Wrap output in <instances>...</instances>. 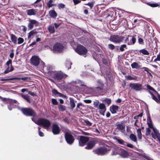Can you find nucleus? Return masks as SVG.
<instances>
[{
	"instance_id": "1",
	"label": "nucleus",
	"mask_w": 160,
	"mask_h": 160,
	"mask_svg": "<svg viewBox=\"0 0 160 160\" xmlns=\"http://www.w3.org/2000/svg\"><path fill=\"white\" fill-rule=\"evenodd\" d=\"M147 114V123L149 128L152 129L154 133H151L152 136L154 139L157 138L160 142V134L158 130L153 126L149 113L148 112Z\"/></svg>"
},
{
	"instance_id": "2",
	"label": "nucleus",
	"mask_w": 160,
	"mask_h": 160,
	"mask_svg": "<svg viewBox=\"0 0 160 160\" xmlns=\"http://www.w3.org/2000/svg\"><path fill=\"white\" fill-rule=\"evenodd\" d=\"M147 114V123L149 128L152 129L154 133H151L152 136L154 139L157 138L160 142V134L158 130L153 126L149 113L148 112Z\"/></svg>"
},
{
	"instance_id": "3",
	"label": "nucleus",
	"mask_w": 160,
	"mask_h": 160,
	"mask_svg": "<svg viewBox=\"0 0 160 160\" xmlns=\"http://www.w3.org/2000/svg\"><path fill=\"white\" fill-rule=\"evenodd\" d=\"M119 154L123 158H127L129 155V154L127 151L119 147L115 148V150L112 153V155H116Z\"/></svg>"
},
{
	"instance_id": "4",
	"label": "nucleus",
	"mask_w": 160,
	"mask_h": 160,
	"mask_svg": "<svg viewBox=\"0 0 160 160\" xmlns=\"http://www.w3.org/2000/svg\"><path fill=\"white\" fill-rule=\"evenodd\" d=\"M36 124L39 125H42L45 129H48L51 125V122L48 120L43 118H40L37 122Z\"/></svg>"
},
{
	"instance_id": "5",
	"label": "nucleus",
	"mask_w": 160,
	"mask_h": 160,
	"mask_svg": "<svg viewBox=\"0 0 160 160\" xmlns=\"http://www.w3.org/2000/svg\"><path fill=\"white\" fill-rule=\"evenodd\" d=\"M21 110L23 114L27 116H34L36 114L35 112L30 108H23Z\"/></svg>"
},
{
	"instance_id": "6",
	"label": "nucleus",
	"mask_w": 160,
	"mask_h": 160,
	"mask_svg": "<svg viewBox=\"0 0 160 160\" xmlns=\"http://www.w3.org/2000/svg\"><path fill=\"white\" fill-rule=\"evenodd\" d=\"M75 51L78 54L82 55H85L87 52L86 48L81 45L78 46Z\"/></svg>"
},
{
	"instance_id": "7",
	"label": "nucleus",
	"mask_w": 160,
	"mask_h": 160,
	"mask_svg": "<svg viewBox=\"0 0 160 160\" xmlns=\"http://www.w3.org/2000/svg\"><path fill=\"white\" fill-rule=\"evenodd\" d=\"M64 48L62 44L56 43L53 46L52 51L55 52H60L63 50Z\"/></svg>"
},
{
	"instance_id": "8",
	"label": "nucleus",
	"mask_w": 160,
	"mask_h": 160,
	"mask_svg": "<svg viewBox=\"0 0 160 160\" xmlns=\"http://www.w3.org/2000/svg\"><path fill=\"white\" fill-rule=\"evenodd\" d=\"M130 87L136 91H140L142 89V85L139 83H131L129 85Z\"/></svg>"
},
{
	"instance_id": "9",
	"label": "nucleus",
	"mask_w": 160,
	"mask_h": 160,
	"mask_svg": "<svg viewBox=\"0 0 160 160\" xmlns=\"http://www.w3.org/2000/svg\"><path fill=\"white\" fill-rule=\"evenodd\" d=\"M123 39V37L120 36L118 35L111 36L110 38L111 41L116 43H119L122 42Z\"/></svg>"
},
{
	"instance_id": "10",
	"label": "nucleus",
	"mask_w": 160,
	"mask_h": 160,
	"mask_svg": "<svg viewBox=\"0 0 160 160\" xmlns=\"http://www.w3.org/2000/svg\"><path fill=\"white\" fill-rule=\"evenodd\" d=\"M67 76V75L61 72H58L54 73L52 77L55 79L60 80L62 79L63 78L66 77Z\"/></svg>"
},
{
	"instance_id": "11",
	"label": "nucleus",
	"mask_w": 160,
	"mask_h": 160,
	"mask_svg": "<svg viewBox=\"0 0 160 160\" xmlns=\"http://www.w3.org/2000/svg\"><path fill=\"white\" fill-rule=\"evenodd\" d=\"M65 139L67 143L69 144H72L74 140L73 137L68 133H66L65 135Z\"/></svg>"
},
{
	"instance_id": "12",
	"label": "nucleus",
	"mask_w": 160,
	"mask_h": 160,
	"mask_svg": "<svg viewBox=\"0 0 160 160\" xmlns=\"http://www.w3.org/2000/svg\"><path fill=\"white\" fill-rule=\"evenodd\" d=\"M107 150L106 148L104 147H101L93 151L95 153L98 155H103L105 154L107 152Z\"/></svg>"
},
{
	"instance_id": "13",
	"label": "nucleus",
	"mask_w": 160,
	"mask_h": 160,
	"mask_svg": "<svg viewBox=\"0 0 160 160\" xmlns=\"http://www.w3.org/2000/svg\"><path fill=\"white\" fill-rule=\"evenodd\" d=\"M29 23L28 27L29 29H32L34 26H37L38 25V22L35 20L30 19L28 20Z\"/></svg>"
},
{
	"instance_id": "14",
	"label": "nucleus",
	"mask_w": 160,
	"mask_h": 160,
	"mask_svg": "<svg viewBox=\"0 0 160 160\" xmlns=\"http://www.w3.org/2000/svg\"><path fill=\"white\" fill-rule=\"evenodd\" d=\"M89 140L88 137L81 136L79 141V145L80 146H82Z\"/></svg>"
},
{
	"instance_id": "15",
	"label": "nucleus",
	"mask_w": 160,
	"mask_h": 160,
	"mask_svg": "<svg viewBox=\"0 0 160 160\" xmlns=\"http://www.w3.org/2000/svg\"><path fill=\"white\" fill-rule=\"evenodd\" d=\"M40 62V58L37 56H32L31 59V63L32 64L35 66H38Z\"/></svg>"
},
{
	"instance_id": "16",
	"label": "nucleus",
	"mask_w": 160,
	"mask_h": 160,
	"mask_svg": "<svg viewBox=\"0 0 160 160\" xmlns=\"http://www.w3.org/2000/svg\"><path fill=\"white\" fill-rule=\"evenodd\" d=\"M60 131L58 126L56 124H53L52 126V131L54 134H58Z\"/></svg>"
},
{
	"instance_id": "17",
	"label": "nucleus",
	"mask_w": 160,
	"mask_h": 160,
	"mask_svg": "<svg viewBox=\"0 0 160 160\" xmlns=\"http://www.w3.org/2000/svg\"><path fill=\"white\" fill-rule=\"evenodd\" d=\"M96 141L92 139L89 141L87 144V146L85 147V148L88 149H91L95 145Z\"/></svg>"
},
{
	"instance_id": "18",
	"label": "nucleus",
	"mask_w": 160,
	"mask_h": 160,
	"mask_svg": "<svg viewBox=\"0 0 160 160\" xmlns=\"http://www.w3.org/2000/svg\"><path fill=\"white\" fill-rule=\"evenodd\" d=\"M98 108L101 110L100 111V113L102 115L104 116V113L106 110L105 105L102 103H101L99 104Z\"/></svg>"
},
{
	"instance_id": "19",
	"label": "nucleus",
	"mask_w": 160,
	"mask_h": 160,
	"mask_svg": "<svg viewBox=\"0 0 160 160\" xmlns=\"http://www.w3.org/2000/svg\"><path fill=\"white\" fill-rule=\"evenodd\" d=\"M37 12V10L34 9H28L26 10L27 14L29 16L35 15Z\"/></svg>"
},
{
	"instance_id": "20",
	"label": "nucleus",
	"mask_w": 160,
	"mask_h": 160,
	"mask_svg": "<svg viewBox=\"0 0 160 160\" xmlns=\"http://www.w3.org/2000/svg\"><path fill=\"white\" fill-rule=\"evenodd\" d=\"M129 41L128 42V45H132L134 44L136 41V38L132 36H129Z\"/></svg>"
},
{
	"instance_id": "21",
	"label": "nucleus",
	"mask_w": 160,
	"mask_h": 160,
	"mask_svg": "<svg viewBox=\"0 0 160 160\" xmlns=\"http://www.w3.org/2000/svg\"><path fill=\"white\" fill-rule=\"evenodd\" d=\"M49 14L50 17L52 18H56L57 14L54 10H51L49 12Z\"/></svg>"
},
{
	"instance_id": "22",
	"label": "nucleus",
	"mask_w": 160,
	"mask_h": 160,
	"mask_svg": "<svg viewBox=\"0 0 160 160\" xmlns=\"http://www.w3.org/2000/svg\"><path fill=\"white\" fill-rule=\"evenodd\" d=\"M118 109V107L116 105H112L110 108V111L112 113H116Z\"/></svg>"
},
{
	"instance_id": "23",
	"label": "nucleus",
	"mask_w": 160,
	"mask_h": 160,
	"mask_svg": "<svg viewBox=\"0 0 160 160\" xmlns=\"http://www.w3.org/2000/svg\"><path fill=\"white\" fill-rule=\"evenodd\" d=\"M72 84L73 85H77V86H83L84 85L83 82L80 80H77L76 81H73L72 82Z\"/></svg>"
},
{
	"instance_id": "24",
	"label": "nucleus",
	"mask_w": 160,
	"mask_h": 160,
	"mask_svg": "<svg viewBox=\"0 0 160 160\" xmlns=\"http://www.w3.org/2000/svg\"><path fill=\"white\" fill-rule=\"evenodd\" d=\"M98 87L97 88L100 90H102L103 87V84L102 82L100 80H98L97 81Z\"/></svg>"
},
{
	"instance_id": "25",
	"label": "nucleus",
	"mask_w": 160,
	"mask_h": 160,
	"mask_svg": "<svg viewBox=\"0 0 160 160\" xmlns=\"http://www.w3.org/2000/svg\"><path fill=\"white\" fill-rule=\"evenodd\" d=\"M117 128L123 132L125 131V126L121 124H118L117 125Z\"/></svg>"
},
{
	"instance_id": "26",
	"label": "nucleus",
	"mask_w": 160,
	"mask_h": 160,
	"mask_svg": "<svg viewBox=\"0 0 160 160\" xmlns=\"http://www.w3.org/2000/svg\"><path fill=\"white\" fill-rule=\"evenodd\" d=\"M21 97L25 100L28 102L30 103L31 102L30 97L28 95H24L23 94H21Z\"/></svg>"
},
{
	"instance_id": "27",
	"label": "nucleus",
	"mask_w": 160,
	"mask_h": 160,
	"mask_svg": "<svg viewBox=\"0 0 160 160\" xmlns=\"http://www.w3.org/2000/svg\"><path fill=\"white\" fill-rule=\"evenodd\" d=\"M114 139L117 140V141L118 142V143L120 144L123 145H126V144L127 143V142H125L122 139L119 138L117 137H114Z\"/></svg>"
},
{
	"instance_id": "28",
	"label": "nucleus",
	"mask_w": 160,
	"mask_h": 160,
	"mask_svg": "<svg viewBox=\"0 0 160 160\" xmlns=\"http://www.w3.org/2000/svg\"><path fill=\"white\" fill-rule=\"evenodd\" d=\"M48 29L49 32L51 33H53L55 32L54 26L53 25H51L48 26Z\"/></svg>"
},
{
	"instance_id": "29",
	"label": "nucleus",
	"mask_w": 160,
	"mask_h": 160,
	"mask_svg": "<svg viewBox=\"0 0 160 160\" xmlns=\"http://www.w3.org/2000/svg\"><path fill=\"white\" fill-rule=\"evenodd\" d=\"M137 135L138 139L141 140L142 138V134L141 132V129L138 128L137 130Z\"/></svg>"
},
{
	"instance_id": "30",
	"label": "nucleus",
	"mask_w": 160,
	"mask_h": 160,
	"mask_svg": "<svg viewBox=\"0 0 160 160\" xmlns=\"http://www.w3.org/2000/svg\"><path fill=\"white\" fill-rule=\"evenodd\" d=\"M13 70V68L12 65H10V68H9V66H7L6 70L4 71V73H7L9 72L12 71Z\"/></svg>"
},
{
	"instance_id": "31",
	"label": "nucleus",
	"mask_w": 160,
	"mask_h": 160,
	"mask_svg": "<svg viewBox=\"0 0 160 160\" xmlns=\"http://www.w3.org/2000/svg\"><path fill=\"white\" fill-rule=\"evenodd\" d=\"M17 37L14 34H12L11 35V39L12 42L14 44H16L17 42Z\"/></svg>"
},
{
	"instance_id": "32",
	"label": "nucleus",
	"mask_w": 160,
	"mask_h": 160,
	"mask_svg": "<svg viewBox=\"0 0 160 160\" xmlns=\"http://www.w3.org/2000/svg\"><path fill=\"white\" fill-rule=\"evenodd\" d=\"M6 102L7 103H9L11 105L13 103H17L18 102L17 100L11 99H8L6 100Z\"/></svg>"
},
{
	"instance_id": "33",
	"label": "nucleus",
	"mask_w": 160,
	"mask_h": 160,
	"mask_svg": "<svg viewBox=\"0 0 160 160\" xmlns=\"http://www.w3.org/2000/svg\"><path fill=\"white\" fill-rule=\"evenodd\" d=\"M148 92L151 95L152 98L153 100L157 102H159L158 98L156 97L151 92L149 91Z\"/></svg>"
},
{
	"instance_id": "34",
	"label": "nucleus",
	"mask_w": 160,
	"mask_h": 160,
	"mask_svg": "<svg viewBox=\"0 0 160 160\" xmlns=\"http://www.w3.org/2000/svg\"><path fill=\"white\" fill-rule=\"evenodd\" d=\"M128 48L126 45L125 44H123L121 45L119 48L120 51L121 52H123L125 49H127Z\"/></svg>"
},
{
	"instance_id": "35",
	"label": "nucleus",
	"mask_w": 160,
	"mask_h": 160,
	"mask_svg": "<svg viewBox=\"0 0 160 160\" xmlns=\"http://www.w3.org/2000/svg\"><path fill=\"white\" fill-rule=\"evenodd\" d=\"M130 139L133 141L136 142L137 138L136 136L133 134H131L129 136Z\"/></svg>"
},
{
	"instance_id": "36",
	"label": "nucleus",
	"mask_w": 160,
	"mask_h": 160,
	"mask_svg": "<svg viewBox=\"0 0 160 160\" xmlns=\"http://www.w3.org/2000/svg\"><path fill=\"white\" fill-rule=\"evenodd\" d=\"M70 106L72 108H74L75 106V104L74 102L73 99L72 98H70Z\"/></svg>"
},
{
	"instance_id": "37",
	"label": "nucleus",
	"mask_w": 160,
	"mask_h": 160,
	"mask_svg": "<svg viewBox=\"0 0 160 160\" xmlns=\"http://www.w3.org/2000/svg\"><path fill=\"white\" fill-rule=\"evenodd\" d=\"M139 52L142 53L143 54L145 55H148L149 54L148 52L145 49L140 50L139 51Z\"/></svg>"
},
{
	"instance_id": "38",
	"label": "nucleus",
	"mask_w": 160,
	"mask_h": 160,
	"mask_svg": "<svg viewBox=\"0 0 160 160\" xmlns=\"http://www.w3.org/2000/svg\"><path fill=\"white\" fill-rule=\"evenodd\" d=\"M59 109L60 110L63 111L66 110V107L62 105H60L59 106Z\"/></svg>"
},
{
	"instance_id": "39",
	"label": "nucleus",
	"mask_w": 160,
	"mask_h": 160,
	"mask_svg": "<svg viewBox=\"0 0 160 160\" xmlns=\"http://www.w3.org/2000/svg\"><path fill=\"white\" fill-rule=\"evenodd\" d=\"M138 66V64L136 62H134L131 64V66L132 68H137Z\"/></svg>"
},
{
	"instance_id": "40",
	"label": "nucleus",
	"mask_w": 160,
	"mask_h": 160,
	"mask_svg": "<svg viewBox=\"0 0 160 160\" xmlns=\"http://www.w3.org/2000/svg\"><path fill=\"white\" fill-rule=\"evenodd\" d=\"M35 33V32L34 30H32L31 32H29L28 33V38H30L32 36H33Z\"/></svg>"
},
{
	"instance_id": "41",
	"label": "nucleus",
	"mask_w": 160,
	"mask_h": 160,
	"mask_svg": "<svg viewBox=\"0 0 160 160\" xmlns=\"http://www.w3.org/2000/svg\"><path fill=\"white\" fill-rule=\"evenodd\" d=\"M93 104L95 107L98 108L99 104V101L98 100H96L94 102Z\"/></svg>"
},
{
	"instance_id": "42",
	"label": "nucleus",
	"mask_w": 160,
	"mask_h": 160,
	"mask_svg": "<svg viewBox=\"0 0 160 160\" xmlns=\"http://www.w3.org/2000/svg\"><path fill=\"white\" fill-rule=\"evenodd\" d=\"M18 44H21L24 42L23 39L21 38H18Z\"/></svg>"
},
{
	"instance_id": "43",
	"label": "nucleus",
	"mask_w": 160,
	"mask_h": 160,
	"mask_svg": "<svg viewBox=\"0 0 160 160\" xmlns=\"http://www.w3.org/2000/svg\"><path fill=\"white\" fill-rule=\"evenodd\" d=\"M84 122L85 124L89 126H92V123L90 122L88 120H85Z\"/></svg>"
},
{
	"instance_id": "44",
	"label": "nucleus",
	"mask_w": 160,
	"mask_h": 160,
	"mask_svg": "<svg viewBox=\"0 0 160 160\" xmlns=\"http://www.w3.org/2000/svg\"><path fill=\"white\" fill-rule=\"evenodd\" d=\"M150 128H146V135L148 136L150 135L151 134V130L150 129Z\"/></svg>"
},
{
	"instance_id": "45",
	"label": "nucleus",
	"mask_w": 160,
	"mask_h": 160,
	"mask_svg": "<svg viewBox=\"0 0 160 160\" xmlns=\"http://www.w3.org/2000/svg\"><path fill=\"white\" fill-rule=\"evenodd\" d=\"M126 78L127 79L129 80H134L136 79L135 78L132 77L130 76H126Z\"/></svg>"
},
{
	"instance_id": "46",
	"label": "nucleus",
	"mask_w": 160,
	"mask_h": 160,
	"mask_svg": "<svg viewBox=\"0 0 160 160\" xmlns=\"http://www.w3.org/2000/svg\"><path fill=\"white\" fill-rule=\"evenodd\" d=\"M65 5L62 3H59L58 4V8L59 9L63 8H65Z\"/></svg>"
},
{
	"instance_id": "47",
	"label": "nucleus",
	"mask_w": 160,
	"mask_h": 160,
	"mask_svg": "<svg viewBox=\"0 0 160 160\" xmlns=\"http://www.w3.org/2000/svg\"><path fill=\"white\" fill-rule=\"evenodd\" d=\"M138 42L139 44H143V39L140 38H139V37H138Z\"/></svg>"
},
{
	"instance_id": "48",
	"label": "nucleus",
	"mask_w": 160,
	"mask_h": 160,
	"mask_svg": "<svg viewBox=\"0 0 160 160\" xmlns=\"http://www.w3.org/2000/svg\"><path fill=\"white\" fill-rule=\"evenodd\" d=\"M41 128L40 127H38V133H39V135L40 137H43L44 136V134L43 132H42L40 131Z\"/></svg>"
},
{
	"instance_id": "49",
	"label": "nucleus",
	"mask_w": 160,
	"mask_h": 160,
	"mask_svg": "<svg viewBox=\"0 0 160 160\" xmlns=\"http://www.w3.org/2000/svg\"><path fill=\"white\" fill-rule=\"evenodd\" d=\"M104 101L107 102L108 105L110 104L111 103V100L109 99L106 98L104 100Z\"/></svg>"
},
{
	"instance_id": "50",
	"label": "nucleus",
	"mask_w": 160,
	"mask_h": 160,
	"mask_svg": "<svg viewBox=\"0 0 160 160\" xmlns=\"http://www.w3.org/2000/svg\"><path fill=\"white\" fill-rule=\"evenodd\" d=\"M108 47H109V48L112 49V50H113V49L114 48V45H113V44H108Z\"/></svg>"
},
{
	"instance_id": "51",
	"label": "nucleus",
	"mask_w": 160,
	"mask_h": 160,
	"mask_svg": "<svg viewBox=\"0 0 160 160\" xmlns=\"http://www.w3.org/2000/svg\"><path fill=\"white\" fill-rule=\"evenodd\" d=\"M52 102L53 104L56 105L58 104V102L55 99H52Z\"/></svg>"
},
{
	"instance_id": "52",
	"label": "nucleus",
	"mask_w": 160,
	"mask_h": 160,
	"mask_svg": "<svg viewBox=\"0 0 160 160\" xmlns=\"http://www.w3.org/2000/svg\"><path fill=\"white\" fill-rule=\"evenodd\" d=\"M147 87L149 90L154 91V89L149 85H147Z\"/></svg>"
},
{
	"instance_id": "53",
	"label": "nucleus",
	"mask_w": 160,
	"mask_h": 160,
	"mask_svg": "<svg viewBox=\"0 0 160 160\" xmlns=\"http://www.w3.org/2000/svg\"><path fill=\"white\" fill-rule=\"evenodd\" d=\"M61 23H54V25H55V28H57L61 24Z\"/></svg>"
},
{
	"instance_id": "54",
	"label": "nucleus",
	"mask_w": 160,
	"mask_h": 160,
	"mask_svg": "<svg viewBox=\"0 0 160 160\" xmlns=\"http://www.w3.org/2000/svg\"><path fill=\"white\" fill-rule=\"evenodd\" d=\"M29 79V78L28 77H24L21 78L20 80H22L23 81H26Z\"/></svg>"
},
{
	"instance_id": "55",
	"label": "nucleus",
	"mask_w": 160,
	"mask_h": 160,
	"mask_svg": "<svg viewBox=\"0 0 160 160\" xmlns=\"http://www.w3.org/2000/svg\"><path fill=\"white\" fill-rule=\"evenodd\" d=\"M84 102L87 103H90L92 102V101L90 100H84Z\"/></svg>"
},
{
	"instance_id": "56",
	"label": "nucleus",
	"mask_w": 160,
	"mask_h": 160,
	"mask_svg": "<svg viewBox=\"0 0 160 160\" xmlns=\"http://www.w3.org/2000/svg\"><path fill=\"white\" fill-rule=\"evenodd\" d=\"M126 144H126V145L128 147L130 148H132L134 147L133 145H132V144H130V143L127 144V143Z\"/></svg>"
},
{
	"instance_id": "57",
	"label": "nucleus",
	"mask_w": 160,
	"mask_h": 160,
	"mask_svg": "<svg viewBox=\"0 0 160 160\" xmlns=\"http://www.w3.org/2000/svg\"><path fill=\"white\" fill-rule=\"evenodd\" d=\"M52 93L55 94V95L58 94L59 92L55 89H52Z\"/></svg>"
},
{
	"instance_id": "58",
	"label": "nucleus",
	"mask_w": 160,
	"mask_h": 160,
	"mask_svg": "<svg viewBox=\"0 0 160 160\" xmlns=\"http://www.w3.org/2000/svg\"><path fill=\"white\" fill-rule=\"evenodd\" d=\"M149 5L152 7H157L158 6V5L156 4H153V3H150L149 4Z\"/></svg>"
},
{
	"instance_id": "59",
	"label": "nucleus",
	"mask_w": 160,
	"mask_h": 160,
	"mask_svg": "<svg viewBox=\"0 0 160 160\" xmlns=\"http://www.w3.org/2000/svg\"><path fill=\"white\" fill-rule=\"evenodd\" d=\"M73 1L75 4H78L81 2L80 0H73Z\"/></svg>"
},
{
	"instance_id": "60",
	"label": "nucleus",
	"mask_w": 160,
	"mask_h": 160,
	"mask_svg": "<svg viewBox=\"0 0 160 160\" xmlns=\"http://www.w3.org/2000/svg\"><path fill=\"white\" fill-rule=\"evenodd\" d=\"M67 63H68V64L69 66H68L67 64L66 65V66L69 69L70 68H71V65L72 64V63L71 62H67Z\"/></svg>"
},
{
	"instance_id": "61",
	"label": "nucleus",
	"mask_w": 160,
	"mask_h": 160,
	"mask_svg": "<svg viewBox=\"0 0 160 160\" xmlns=\"http://www.w3.org/2000/svg\"><path fill=\"white\" fill-rule=\"evenodd\" d=\"M11 62L12 61L11 60H9L6 63V64L7 66H9L10 64V65L11 64Z\"/></svg>"
},
{
	"instance_id": "62",
	"label": "nucleus",
	"mask_w": 160,
	"mask_h": 160,
	"mask_svg": "<svg viewBox=\"0 0 160 160\" xmlns=\"http://www.w3.org/2000/svg\"><path fill=\"white\" fill-rule=\"evenodd\" d=\"M20 79H21V78H10L9 80H20Z\"/></svg>"
},
{
	"instance_id": "63",
	"label": "nucleus",
	"mask_w": 160,
	"mask_h": 160,
	"mask_svg": "<svg viewBox=\"0 0 160 160\" xmlns=\"http://www.w3.org/2000/svg\"><path fill=\"white\" fill-rule=\"evenodd\" d=\"M63 121L68 123H69V121L67 118H65L63 119Z\"/></svg>"
},
{
	"instance_id": "64",
	"label": "nucleus",
	"mask_w": 160,
	"mask_h": 160,
	"mask_svg": "<svg viewBox=\"0 0 160 160\" xmlns=\"http://www.w3.org/2000/svg\"><path fill=\"white\" fill-rule=\"evenodd\" d=\"M10 57L11 58H12L14 56V53L13 52L11 53L9 55Z\"/></svg>"
}]
</instances>
